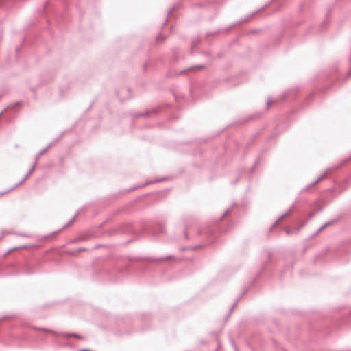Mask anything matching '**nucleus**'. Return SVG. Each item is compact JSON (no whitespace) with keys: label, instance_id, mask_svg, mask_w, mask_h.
I'll return each mask as SVG.
<instances>
[{"label":"nucleus","instance_id":"obj_1","mask_svg":"<svg viewBox=\"0 0 351 351\" xmlns=\"http://www.w3.org/2000/svg\"><path fill=\"white\" fill-rule=\"evenodd\" d=\"M264 8H261V9H258L256 10L255 12H252L250 13V14L247 15V16L243 19H241L240 21H239L237 23H234L231 25H230L229 27H228L226 29H225V32H228V31H230L233 27H234L237 24H239L241 23H243V22H245V21H247L248 20H250L251 18H252L254 16H255L258 12H259L261 10H263Z\"/></svg>","mask_w":351,"mask_h":351},{"label":"nucleus","instance_id":"obj_14","mask_svg":"<svg viewBox=\"0 0 351 351\" xmlns=\"http://www.w3.org/2000/svg\"><path fill=\"white\" fill-rule=\"evenodd\" d=\"M36 165H37V164H36V162H34V163L32 165V166L31 169L28 171V172L27 173V174L25 176V179H27V178H28L31 175H32V173H33V171H34V169H35V167H36Z\"/></svg>","mask_w":351,"mask_h":351},{"label":"nucleus","instance_id":"obj_31","mask_svg":"<svg viewBox=\"0 0 351 351\" xmlns=\"http://www.w3.org/2000/svg\"><path fill=\"white\" fill-rule=\"evenodd\" d=\"M6 110V109H5L4 110H3L1 113H0V117L3 115V112Z\"/></svg>","mask_w":351,"mask_h":351},{"label":"nucleus","instance_id":"obj_29","mask_svg":"<svg viewBox=\"0 0 351 351\" xmlns=\"http://www.w3.org/2000/svg\"><path fill=\"white\" fill-rule=\"evenodd\" d=\"M167 23V19H166L165 21H164V23H162V26H165Z\"/></svg>","mask_w":351,"mask_h":351},{"label":"nucleus","instance_id":"obj_13","mask_svg":"<svg viewBox=\"0 0 351 351\" xmlns=\"http://www.w3.org/2000/svg\"><path fill=\"white\" fill-rule=\"evenodd\" d=\"M205 65L204 64H199V65H196V66H192L188 69H184V70H182L180 72V74H184L188 70H191L193 68H198V69H204L205 68Z\"/></svg>","mask_w":351,"mask_h":351},{"label":"nucleus","instance_id":"obj_9","mask_svg":"<svg viewBox=\"0 0 351 351\" xmlns=\"http://www.w3.org/2000/svg\"><path fill=\"white\" fill-rule=\"evenodd\" d=\"M157 111H158L157 108H154V109L152 110V111H150V112L149 111H147L145 113L139 114L137 115V117H149L152 113L156 114Z\"/></svg>","mask_w":351,"mask_h":351},{"label":"nucleus","instance_id":"obj_5","mask_svg":"<svg viewBox=\"0 0 351 351\" xmlns=\"http://www.w3.org/2000/svg\"><path fill=\"white\" fill-rule=\"evenodd\" d=\"M164 178H160V179H156V180H154V181H151V182H146L142 185H138V186H134L132 189H129L128 191H132V189H138V188H141V187H145L150 184H152V183H156V182H160V181H162L164 180Z\"/></svg>","mask_w":351,"mask_h":351},{"label":"nucleus","instance_id":"obj_10","mask_svg":"<svg viewBox=\"0 0 351 351\" xmlns=\"http://www.w3.org/2000/svg\"><path fill=\"white\" fill-rule=\"evenodd\" d=\"M65 338H69L71 337H73L77 339H81L82 337L77 333H62V335Z\"/></svg>","mask_w":351,"mask_h":351},{"label":"nucleus","instance_id":"obj_24","mask_svg":"<svg viewBox=\"0 0 351 351\" xmlns=\"http://www.w3.org/2000/svg\"><path fill=\"white\" fill-rule=\"evenodd\" d=\"M174 10H175V8H172L169 9L168 11V16H169Z\"/></svg>","mask_w":351,"mask_h":351},{"label":"nucleus","instance_id":"obj_6","mask_svg":"<svg viewBox=\"0 0 351 351\" xmlns=\"http://www.w3.org/2000/svg\"><path fill=\"white\" fill-rule=\"evenodd\" d=\"M79 212H80V210H78V211L75 213V215L73 216V217L71 219H70V220H69V221H68V222H67V223H66V224H65V225H64L62 228H60V230H58L57 231V232H59L62 231L63 229H64V228H66V227L69 226H70V225H71V223H72L75 220V219L77 218V215H78V214H79Z\"/></svg>","mask_w":351,"mask_h":351},{"label":"nucleus","instance_id":"obj_17","mask_svg":"<svg viewBox=\"0 0 351 351\" xmlns=\"http://www.w3.org/2000/svg\"><path fill=\"white\" fill-rule=\"evenodd\" d=\"M21 104V101H16L12 104H10V106H8L5 109H8V108H12V106H19Z\"/></svg>","mask_w":351,"mask_h":351},{"label":"nucleus","instance_id":"obj_25","mask_svg":"<svg viewBox=\"0 0 351 351\" xmlns=\"http://www.w3.org/2000/svg\"><path fill=\"white\" fill-rule=\"evenodd\" d=\"M350 76H351V66H350V69H349V71L348 72V75H347L348 77H349Z\"/></svg>","mask_w":351,"mask_h":351},{"label":"nucleus","instance_id":"obj_20","mask_svg":"<svg viewBox=\"0 0 351 351\" xmlns=\"http://www.w3.org/2000/svg\"><path fill=\"white\" fill-rule=\"evenodd\" d=\"M173 257V256L169 255V256H167L165 257H161V258H158V261H163V260H166V259H169V258H172Z\"/></svg>","mask_w":351,"mask_h":351},{"label":"nucleus","instance_id":"obj_28","mask_svg":"<svg viewBox=\"0 0 351 351\" xmlns=\"http://www.w3.org/2000/svg\"><path fill=\"white\" fill-rule=\"evenodd\" d=\"M184 236H185V238L187 239H188V234H187L186 230L184 232Z\"/></svg>","mask_w":351,"mask_h":351},{"label":"nucleus","instance_id":"obj_3","mask_svg":"<svg viewBox=\"0 0 351 351\" xmlns=\"http://www.w3.org/2000/svg\"><path fill=\"white\" fill-rule=\"evenodd\" d=\"M293 208H294V205H292V206L284 214H282L281 216H280L277 221L273 224V226H271V229L278 224V223L282 220L283 218H285V217L288 216L289 214H291L293 210Z\"/></svg>","mask_w":351,"mask_h":351},{"label":"nucleus","instance_id":"obj_18","mask_svg":"<svg viewBox=\"0 0 351 351\" xmlns=\"http://www.w3.org/2000/svg\"><path fill=\"white\" fill-rule=\"evenodd\" d=\"M231 208H229L228 209H226L223 213V215H222L221 219H222V218H223L225 216L228 215L230 213V210H231Z\"/></svg>","mask_w":351,"mask_h":351},{"label":"nucleus","instance_id":"obj_4","mask_svg":"<svg viewBox=\"0 0 351 351\" xmlns=\"http://www.w3.org/2000/svg\"><path fill=\"white\" fill-rule=\"evenodd\" d=\"M165 228H164L163 225L161 223L158 224L157 227H156V230H154V234L156 236H159V235H160L162 234H165Z\"/></svg>","mask_w":351,"mask_h":351},{"label":"nucleus","instance_id":"obj_11","mask_svg":"<svg viewBox=\"0 0 351 351\" xmlns=\"http://www.w3.org/2000/svg\"><path fill=\"white\" fill-rule=\"evenodd\" d=\"M46 152V149H43L40 150L36 156H35V162L36 164L38 163L40 156Z\"/></svg>","mask_w":351,"mask_h":351},{"label":"nucleus","instance_id":"obj_19","mask_svg":"<svg viewBox=\"0 0 351 351\" xmlns=\"http://www.w3.org/2000/svg\"><path fill=\"white\" fill-rule=\"evenodd\" d=\"M239 298H238L236 302L231 306L230 308L229 314H231L232 311H233L234 308L236 306L237 302L239 301Z\"/></svg>","mask_w":351,"mask_h":351},{"label":"nucleus","instance_id":"obj_22","mask_svg":"<svg viewBox=\"0 0 351 351\" xmlns=\"http://www.w3.org/2000/svg\"><path fill=\"white\" fill-rule=\"evenodd\" d=\"M325 228L322 226L317 230V232H315V234H317L319 233H320Z\"/></svg>","mask_w":351,"mask_h":351},{"label":"nucleus","instance_id":"obj_7","mask_svg":"<svg viewBox=\"0 0 351 351\" xmlns=\"http://www.w3.org/2000/svg\"><path fill=\"white\" fill-rule=\"evenodd\" d=\"M27 179H25V177L20 181L17 184H16L13 187L9 189L8 191H5V192H2L0 193V195H3L11 191H12L13 189L17 188L18 186H19L20 185H21Z\"/></svg>","mask_w":351,"mask_h":351},{"label":"nucleus","instance_id":"obj_23","mask_svg":"<svg viewBox=\"0 0 351 351\" xmlns=\"http://www.w3.org/2000/svg\"><path fill=\"white\" fill-rule=\"evenodd\" d=\"M17 235L24 237H29V235L27 234H16Z\"/></svg>","mask_w":351,"mask_h":351},{"label":"nucleus","instance_id":"obj_35","mask_svg":"<svg viewBox=\"0 0 351 351\" xmlns=\"http://www.w3.org/2000/svg\"><path fill=\"white\" fill-rule=\"evenodd\" d=\"M350 61H351V56H350Z\"/></svg>","mask_w":351,"mask_h":351},{"label":"nucleus","instance_id":"obj_15","mask_svg":"<svg viewBox=\"0 0 351 351\" xmlns=\"http://www.w3.org/2000/svg\"><path fill=\"white\" fill-rule=\"evenodd\" d=\"M202 247H203V245H195V246L191 247L190 248H182V250H196L199 249V248H201Z\"/></svg>","mask_w":351,"mask_h":351},{"label":"nucleus","instance_id":"obj_27","mask_svg":"<svg viewBox=\"0 0 351 351\" xmlns=\"http://www.w3.org/2000/svg\"><path fill=\"white\" fill-rule=\"evenodd\" d=\"M16 249H17V247H14L13 249L9 250L8 252H7V254L10 253V252H12V250H16Z\"/></svg>","mask_w":351,"mask_h":351},{"label":"nucleus","instance_id":"obj_33","mask_svg":"<svg viewBox=\"0 0 351 351\" xmlns=\"http://www.w3.org/2000/svg\"><path fill=\"white\" fill-rule=\"evenodd\" d=\"M6 110V109H5L4 110H3L1 113H0V117L3 115V112Z\"/></svg>","mask_w":351,"mask_h":351},{"label":"nucleus","instance_id":"obj_30","mask_svg":"<svg viewBox=\"0 0 351 351\" xmlns=\"http://www.w3.org/2000/svg\"><path fill=\"white\" fill-rule=\"evenodd\" d=\"M79 351H91V350H90L88 349H81Z\"/></svg>","mask_w":351,"mask_h":351},{"label":"nucleus","instance_id":"obj_21","mask_svg":"<svg viewBox=\"0 0 351 351\" xmlns=\"http://www.w3.org/2000/svg\"><path fill=\"white\" fill-rule=\"evenodd\" d=\"M334 222H335V221H328V222L325 223H324V225H322V226H323L324 228H326V227H328V226H330V225H331V224L334 223Z\"/></svg>","mask_w":351,"mask_h":351},{"label":"nucleus","instance_id":"obj_16","mask_svg":"<svg viewBox=\"0 0 351 351\" xmlns=\"http://www.w3.org/2000/svg\"><path fill=\"white\" fill-rule=\"evenodd\" d=\"M36 330H42V331H44V332H51L52 334H56L55 331L51 330H49V329L45 328H36Z\"/></svg>","mask_w":351,"mask_h":351},{"label":"nucleus","instance_id":"obj_2","mask_svg":"<svg viewBox=\"0 0 351 351\" xmlns=\"http://www.w3.org/2000/svg\"><path fill=\"white\" fill-rule=\"evenodd\" d=\"M331 170V168H328L324 173H322L320 176H319L314 182L306 186L304 189L302 190V192H304L308 189L311 187L316 185L318 182H319L322 179H324L326 174Z\"/></svg>","mask_w":351,"mask_h":351},{"label":"nucleus","instance_id":"obj_34","mask_svg":"<svg viewBox=\"0 0 351 351\" xmlns=\"http://www.w3.org/2000/svg\"><path fill=\"white\" fill-rule=\"evenodd\" d=\"M286 232H287V234H289L291 231L289 230H287Z\"/></svg>","mask_w":351,"mask_h":351},{"label":"nucleus","instance_id":"obj_8","mask_svg":"<svg viewBox=\"0 0 351 351\" xmlns=\"http://www.w3.org/2000/svg\"><path fill=\"white\" fill-rule=\"evenodd\" d=\"M64 135V132H62V133H60V134L59 135L58 137H57L56 138L53 139V141L52 142H51L50 143H49L47 145V146L45 148L46 149V152H47V150L56 143L58 141H59L62 137V136Z\"/></svg>","mask_w":351,"mask_h":351},{"label":"nucleus","instance_id":"obj_12","mask_svg":"<svg viewBox=\"0 0 351 351\" xmlns=\"http://www.w3.org/2000/svg\"><path fill=\"white\" fill-rule=\"evenodd\" d=\"M221 32H222V30H221V29H217V30H215V31H213V32H207L206 33V37L208 38V37L211 36L217 35L219 33H221Z\"/></svg>","mask_w":351,"mask_h":351},{"label":"nucleus","instance_id":"obj_26","mask_svg":"<svg viewBox=\"0 0 351 351\" xmlns=\"http://www.w3.org/2000/svg\"><path fill=\"white\" fill-rule=\"evenodd\" d=\"M271 103H272V102H271L270 100H268V101H267V106H269L271 105Z\"/></svg>","mask_w":351,"mask_h":351},{"label":"nucleus","instance_id":"obj_32","mask_svg":"<svg viewBox=\"0 0 351 351\" xmlns=\"http://www.w3.org/2000/svg\"><path fill=\"white\" fill-rule=\"evenodd\" d=\"M6 110V109H5L4 110H3L1 113H0V117L3 115V112Z\"/></svg>","mask_w":351,"mask_h":351}]
</instances>
